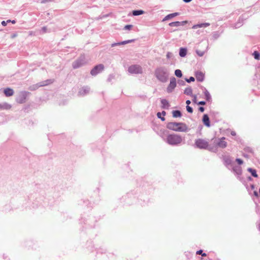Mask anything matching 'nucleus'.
Here are the masks:
<instances>
[{
	"mask_svg": "<svg viewBox=\"0 0 260 260\" xmlns=\"http://www.w3.org/2000/svg\"><path fill=\"white\" fill-rule=\"evenodd\" d=\"M207 47H208V46H207V45L206 44L205 45V48L204 50H201L197 49L196 50V52L198 54V55L200 56H203L204 55V54L207 50Z\"/></svg>",
	"mask_w": 260,
	"mask_h": 260,
	"instance_id": "a211bd4d",
	"label": "nucleus"
},
{
	"mask_svg": "<svg viewBox=\"0 0 260 260\" xmlns=\"http://www.w3.org/2000/svg\"><path fill=\"white\" fill-rule=\"evenodd\" d=\"M186 104L188 106L190 104V101L189 100L186 101Z\"/></svg>",
	"mask_w": 260,
	"mask_h": 260,
	"instance_id": "79ce46f5",
	"label": "nucleus"
},
{
	"mask_svg": "<svg viewBox=\"0 0 260 260\" xmlns=\"http://www.w3.org/2000/svg\"><path fill=\"white\" fill-rule=\"evenodd\" d=\"M161 103L164 106H169V103L167 100L163 99L161 100Z\"/></svg>",
	"mask_w": 260,
	"mask_h": 260,
	"instance_id": "cd10ccee",
	"label": "nucleus"
},
{
	"mask_svg": "<svg viewBox=\"0 0 260 260\" xmlns=\"http://www.w3.org/2000/svg\"><path fill=\"white\" fill-rule=\"evenodd\" d=\"M192 90L190 87L186 88L184 90V93L187 95H190L192 94Z\"/></svg>",
	"mask_w": 260,
	"mask_h": 260,
	"instance_id": "393cba45",
	"label": "nucleus"
},
{
	"mask_svg": "<svg viewBox=\"0 0 260 260\" xmlns=\"http://www.w3.org/2000/svg\"><path fill=\"white\" fill-rule=\"evenodd\" d=\"M132 27V25H126L124 26V29L126 30H130Z\"/></svg>",
	"mask_w": 260,
	"mask_h": 260,
	"instance_id": "7c9ffc66",
	"label": "nucleus"
},
{
	"mask_svg": "<svg viewBox=\"0 0 260 260\" xmlns=\"http://www.w3.org/2000/svg\"><path fill=\"white\" fill-rule=\"evenodd\" d=\"M199 111L201 112H203L204 111V108L203 107H201L199 108Z\"/></svg>",
	"mask_w": 260,
	"mask_h": 260,
	"instance_id": "58836bf2",
	"label": "nucleus"
},
{
	"mask_svg": "<svg viewBox=\"0 0 260 260\" xmlns=\"http://www.w3.org/2000/svg\"><path fill=\"white\" fill-rule=\"evenodd\" d=\"M223 160L224 161V164L225 166H228L229 165H232V160L230 156H223Z\"/></svg>",
	"mask_w": 260,
	"mask_h": 260,
	"instance_id": "ddd939ff",
	"label": "nucleus"
},
{
	"mask_svg": "<svg viewBox=\"0 0 260 260\" xmlns=\"http://www.w3.org/2000/svg\"><path fill=\"white\" fill-rule=\"evenodd\" d=\"M172 114H181L180 112L178 110H175V111H173L172 112Z\"/></svg>",
	"mask_w": 260,
	"mask_h": 260,
	"instance_id": "4c0bfd02",
	"label": "nucleus"
},
{
	"mask_svg": "<svg viewBox=\"0 0 260 260\" xmlns=\"http://www.w3.org/2000/svg\"><path fill=\"white\" fill-rule=\"evenodd\" d=\"M134 40H128V41H123V42H122L121 43H119L118 44L119 45H121V44H127V43H131L132 42H133Z\"/></svg>",
	"mask_w": 260,
	"mask_h": 260,
	"instance_id": "c756f323",
	"label": "nucleus"
},
{
	"mask_svg": "<svg viewBox=\"0 0 260 260\" xmlns=\"http://www.w3.org/2000/svg\"><path fill=\"white\" fill-rule=\"evenodd\" d=\"M209 25H210V23H203L194 25L192 28L193 29H197L198 28H200V27H206Z\"/></svg>",
	"mask_w": 260,
	"mask_h": 260,
	"instance_id": "f3484780",
	"label": "nucleus"
},
{
	"mask_svg": "<svg viewBox=\"0 0 260 260\" xmlns=\"http://www.w3.org/2000/svg\"><path fill=\"white\" fill-rule=\"evenodd\" d=\"M258 229H259V231H260V224H259V225H258Z\"/></svg>",
	"mask_w": 260,
	"mask_h": 260,
	"instance_id": "603ef678",
	"label": "nucleus"
},
{
	"mask_svg": "<svg viewBox=\"0 0 260 260\" xmlns=\"http://www.w3.org/2000/svg\"><path fill=\"white\" fill-rule=\"evenodd\" d=\"M11 20H8L7 22H10Z\"/></svg>",
	"mask_w": 260,
	"mask_h": 260,
	"instance_id": "864d4df0",
	"label": "nucleus"
},
{
	"mask_svg": "<svg viewBox=\"0 0 260 260\" xmlns=\"http://www.w3.org/2000/svg\"><path fill=\"white\" fill-rule=\"evenodd\" d=\"M253 55L255 59L257 60H259L260 59V54L258 53V52L255 51L253 52Z\"/></svg>",
	"mask_w": 260,
	"mask_h": 260,
	"instance_id": "a878e982",
	"label": "nucleus"
},
{
	"mask_svg": "<svg viewBox=\"0 0 260 260\" xmlns=\"http://www.w3.org/2000/svg\"><path fill=\"white\" fill-rule=\"evenodd\" d=\"M254 194L255 196L257 197L258 196V193L256 192V191H254Z\"/></svg>",
	"mask_w": 260,
	"mask_h": 260,
	"instance_id": "de8ad7c7",
	"label": "nucleus"
},
{
	"mask_svg": "<svg viewBox=\"0 0 260 260\" xmlns=\"http://www.w3.org/2000/svg\"><path fill=\"white\" fill-rule=\"evenodd\" d=\"M7 22H6L5 21H3L2 22V24L3 25V26H6L7 25Z\"/></svg>",
	"mask_w": 260,
	"mask_h": 260,
	"instance_id": "ea45409f",
	"label": "nucleus"
},
{
	"mask_svg": "<svg viewBox=\"0 0 260 260\" xmlns=\"http://www.w3.org/2000/svg\"><path fill=\"white\" fill-rule=\"evenodd\" d=\"M227 146V142L225 141V138H215L211 140V143L209 147V150L216 152L218 148H225Z\"/></svg>",
	"mask_w": 260,
	"mask_h": 260,
	"instance_id": "f257e3e1",
	"label": "nucleus"
},
{
	"mask_svg": "<svg viewBox=\"0 0 260 260\" xmlns=\"http://www.w3.org/2000/svg\"><path fill=\"white\" fill-rule=\"evenodd\" d=\"M11 108V105L7 103H5L1 106V109H10Z\"/></svg>",
	"mask_w": 260,
	"mask_h": 260,
	"instance_id": "b1692460",
	"label": "nucleus"
},
{
	"mask_svg": "<svg viewBox=\"0 0 260 260\" xmlns=\"http://www.w3.org/2000/svg\"><path fill=\"white\" fill-rule=\"evenodd\" d=\"M194 80H195V79H194V77H190L189 79H186V81L187 82L189 83V82H191V81H194Z\"/></svg>",
	"mask_w": 260,
	"mask_h": 260,
	"instance_id": "473e14b6",
	"label": "nucleus"
},
{
	"mask_svg": "<svg viewBox=\"0 0 260 260\" xmlns=\"http://www.w3.org/2000/svg\"><path fill=\"white\" fill-rule=\"evenodd\" d=\"M12 23L14 24L15 23V20H13L11 21Z\"/></svg>",
	"mask_w": 260,
	"mask_h": 260,
	"instance_id": "3c124183",
	"label": "nucleus"
},
{
	"mask_svg": "<svg viewBox=\"0 0 260 260\" xmlns=\"http://www.w3.org/2000/svg\"><path fill=\"white\" fill-rule=\"evenodd\" d=\"M233 171L238 177H239L242 174V168L240 166H234Z\"/></svg>",
	"mask_w": 260,
	"mask_h": 260,
	"instance_id": "f8f14e48",
	"label": "nucleus"
},
{
	"mask_svg": "<svg viewBox=\"0 0 260 260\" xmlns=\"http://www.w3.org/2000/svg\"><path fill=\"white\" fill-rule=\"evenodd\" d=\"M182 138L175 134L169 135L167 138V142L168 144L172 145H178L182 142Z\"/></svg>",
	"mask_w": 260,
	"mask_h": 260,
	"instance_id": "f03ea898",
	"label": "nucleus"
},
{
	"mask_svg": "<svg viewBox=\"0 0 260 260\" xmlns=\"http://www.w3.org/2000/svg\"><path fill=\"white\" fill-rule=\"evenodd\" d=\"M226 131L230 132L231 135L233 136H235L236 135V133L234 131H231V129H227Z\"/></svg>",
	"mask_w": 260,
	"mask_h": 260,
	"instance_id": "72a5a7b5",
	"label": "nucleus"
},
{
	"mask_svg": "<svg viewBox=\"0 0 260 260\" xmlns=\"http://www.w3.org/2000/svg\"><path fill=\"white\" fill-rule=\"evenodd\" d=\"M30 93L26 91L19 92L16 96V101L18 104H23L26 102L27 98Z\"/></svg>",
	"mask_w": 260,
	"mask_h": 260,
	"instance_id": "39448f33",
	"label": "nucleus"
},
{
	"mask_svg": "<svg viewBox=\"0 0 260 260\" xmlns=\"http://www.w3.org/2000/svg\"><path fill=\"white\" fill-rule=\"evenodd\" d=\"M128 71L131 74H141L142 69L139 65H132L128 68Z\"/></svg>",
	"mask_w": 260,
	"mask_h": 260,
	"instance_id": "0eeeda50",
	"label": "nucleus"
},
{
	"mask_svg": "<svg viewBox=\"0 0 260 260\" xmlns=\"http://www.w3.org/2000/svg\"><path fill=\"white\" fill-rule=\"evenodd\" d=\"M187 50L185 48H181L179 51V55L181 57H184L186 55Z\"/></svg>",
	"mask_w": 260,
	"mask_h": 260,
	"instance_id": "aec40b11",
	"label": "nucleus"
},
{
	"mask_svg": "<svg viewBox=\"0 0 260 260\" xmlns=\"http://www.w3.org/2000/svg\"><path fill=\"white\" fill-rule=\"evenodd\" d=\"M4 93L6 96L9 97L12 96L14 93V91L13 89L7 87L4 89Z\"/></svg>",
	"mask_w": 260,
	"mask_h": 260,
	"instance_id": "9d476101",
	"label": "nucleus"
},
{
	"mask_svg": "<svg viewBox=\"0 0 260 260\" xmlns=\"http://www.w3.org/2000/svg\"><path fill=\"white\" fill-rule=\"evenodd\" d=\"M203 121L204 122V124L207 127H209L210 126V120L209 117L208 116V115H204L203 118Z\"/></svg>",
	"mask_w": 260,
	"mask_h": 260,
	"instance_id": "dca6fc26",
	"label": "nucleus"
},
{
	"mask_svg": "<svg viewBox=\"0 0 260 260\" xmlns=\"http://www.w3.org/2000/svg\"><path fill=\"white\" fill-rule=\"evenodd\" d=\"M168 127L175 131L185 132L187 127L186 125L181 123L170 122L168 124Z\"/></svg>",
	"mask_w": 260,
	"mask_h": 260,
	"instance_id": "7ed1b4c3",
	"label": "nucleus"
},
{
	"mask_svg": "<svg viewBox=\"0 0 260 260\" xmlns=\"http://www.w3.org/2000/svg\"><path fill=\"white\" fill-rule=\"evenodd\" d=\"M196 101H197V96H196V95H194V99L193 100V101L196 103Z\"/></svg>",
	"mask_w": 260,
	"mask_h": 260,
	"instance_id": "c03bdc74",
	"label": "nucleus"
},
{
	"mask_svg": "<svg viewBox=\"0 0 260 260\" xmlns=\"http://www.w3.org/2000/svg\"><path fill=\"white\" fill-rule=\"evenodd\" d=\"M165 115H157V117L160 119L162 121H164L165 120Z\"/></svg>",
	"mask_w": 260,
	"mask_h": 260,
	"instance_id": "2f4dec72",
	"label": "nucleus"
},
{
	"mask_svg": "<svg viewBox=\"0 0 260 260\" xmlns=\"http://www.w3.org/2000/svg\"><path fill=\"white\" fill-rule=\"evenodd\" d=\"M195 144L196 146L200 149H208L209 150V147L210 144L206 140L202 139H198L196 141Z\"/></svg>",
	"mask_w": 260,
	"mask_h": 260,
	"instance_id": "423d86ee",
	"label": "nucleus"
},
{
	"mask_svg": "<svg viewBox=\"0 0 260 260\" xmlns=\"http://www.w3.org/2000/svg\"><path fill=\"white\" fill-rule=\"evenodd\" d=\"M46 82L47 83L45 84H44V85H46L52 83L53 82V80H49L46 81Z\"/></svg>",
	"mask_w": 260,
	"mask_h": 260,
	"instance_id": "e433bc0d",
	"label": "nucleus"
},
{
	"mask_svg": "<svg viewBox=\"0 0 260 260\" xmlns=\"http://www.w3.org/2000/svg\"><path fill=\"white\" fill-rule=\"evenodd\" d=\"M144 13V11L142 10H135L133 11V14L134 16H138Z\"/></svg>",
	"mask_w": 260,
	"mask_h": 260,
	"instance_id": "4be33fe9",
	"label": "nucleus"
},
{
	"mask_svg": "<svg viewBox=\"0 0 260 260\" xmlns=\"http://www.w3.org/2000/svg\"><path fill=\"white\" fill-rule=\"evenodd\" d=\"M203 251L202 250H200L199 251H197V254H202L203 256H206V254L205 253H203Z\"/></svg>",
	"mask_w": 260,
	"mask_h": 260,
	"instance_id": "c85d7f7f",
	"label": "nucleus"
},
{
	"mask_svg": "<svg viewBox=\"0 0 260 260\" xmlns=\"http://www.w3.org/2000/svg\"><path fill=\"white\" fill-rule=\"evenodd\" d=\"M84 63V58H80L73 63V67L74 69H77Z\"/></svg>",
	"mask_w": 260,
	"mask_h": 260,
	"instance_id": "1a4fd4ad",
	"label": "nucleus"
},
{
	"mask_svg": "<svg viewBox=\"0 0 260 260\" xmlns=\"http://www.w3.org/2000/svg\"><path fill=\"white\" fill-rule=\"evenodd\" d=\"M155 75L157 79L162 82H166L168 79L167 71L164 68H158L156 69Z\"/></svg>",
	"mask_w": 260,
	"mask_h": 260,
	"instance_id": "20e7f679",
	"label": "nucleus"
},
{
	"mask_svg": "<svg viewBox=\"0 0 260 260\" xmlns=\"http://www.w3.org/2000/svg\"><path fill=\"white\" fill-rule=\"evenodd\" d=\"M16 36H17V34H13L12 36V38H14L16 37Z\"/></svg>",
	"mask_w": 260,
	"mask_h": 260,
	"instance_id": "49530a36",
	"label": "nucleus"
},
{
	"mask_svg": "<svg viewBox=\"0 0 260 260\" xmlns=\"http://www.w3.org/2000/svg\"><path fill=\"white\" fill-rule=\"evenodd\" d=\"M192 0H183V1L185 3H189L191 2Z\"/></svg>",
	"mask_w": 260,
	"mask_h": 260,
	"instance_id": "a18cd8bd",
	"label": "nucleus"
},
{
	"mask_svg": "<svg viewBox=\"0 0 260 260\" xmlns=\"http://www.w3.org/2000/svg\"><path fill=\"white\" fill-rule=\"evenodd\" d=\"M247 170L251 174V175L252 176H253L254 177H257V175L255 170L251 168H248Z\"/></svg>",
	"mask_w": 260,
	"mask_h": 260,
	"instance_id": "412c9836",
	"label": "nucleus"
},
{
	"mask_svg": "<svg viewBox=\"0 0 260 260\" xmlns=\"http://www.w3.org/2000/svg\"><path fill=\"white\" fill-rule=\"evenodd\" d=\"M176 83L175 79L174 78L170 81V83L167 88L168 91L171 92L173 90V89L176 87Z\"/></svg>",
	"mask_w": 260,
	"mask_h": 260,
	"instance_id": "9b49d317",
	"label": "nucleus"
},
{
	"mask_svg": "<svg viewBox=\"0 0 260 260\" xmlns=\"http://www.w3.org/2000/svg\"><path fill=\"white\" fill-rule=\"evenodd\" d=\"M199 105H205V102H204V101L200 102L199 103Z\"/></svg>",
	"mask_w": 260,
	"mask_h": 260,
	"instance_id": "a19ab883",
	"label": "nucleus"
},
{
	"mask_svg": "<svg viewBox=\"0 0 260 260\" xmlns=\"http://www.w3.org/2000/svg\"><path fill=\"white\" fill-rule=\"evenodd\" d=\"M170 53L168 52L167 55V56L168 58L170 57Z\"/></svg>",
	"mask_w": 260,
	"mask_h": 260,
	"instance_id": "8fccbe9b",
	"label": "nucleus"
},
{
	"mask_svg": "<svg viewBox=\"0 0 260 260\" xmlns=\"http://www.w3.org/2000/svg\"><path fill=\"white\" fill-rule=\"evenodd\" d=\"M186 109L188 112L189 113H192V109L189 106H186Z\"/></svg>",
	"mask_w": 260,
	"mask_h": 260,
	"instance_id": "c9c22d12",
	"label": "nucleus"
},
{
	"mask_svg": "<svg viewBox=\"0 0 260 260\" xmlns=\"http://www.w3.org/2000/svg\"><path fill=\"white\" fill-rule=\"evenodd\" d=\"M236 161L237 162V163L239 165H242L243 163V160L241 159H240V158H237L236 159Z\"/></svg>",
	"mask_w": 260,
	"mask_h": 260,
	"instance_id": "f704fd0d",
	"label": "nucleus"
},
{
	"mask_svg": "<svg viewBox=\"0 0 260 260\" xmlns=\"http://www.w3.org/2000/svg\"><path fill=\"white\" fill-rule=\"evenodd\" d=\"M204 94L205 95L206 99L207 101H210L211 99V95H210L209 92L208 91V90H206V89H205Z\"/></svg>",
	"mask_w": 260,
	"mask_h": 260,
	"instance_id": "5701e85b",
	"label": "nucleus"
},
{
	"mask_svg": "<svg viewBox=\"0 0 260 260\" xmlns=\"http://www.w3.org/2000/svg\"><path fill=\"white\" fill-rule=\"evenodd\" d=\"M186 23V21H182V22H179V21H175L173 22L169 23V26L172 27H178L181 25H183L184 24Z\"/></svg>",
	"mask_w": 260,
	"mask_h": 260,
	"instance_id": "4468645a",
	"label": "nucleus"
},
{
	"mask_svg": "<svg viewBox=\"0 0 260 260\" xmlns=\"http://www.w3.org/2000/svg\"><path fill=\"white\" fill-rule=\"evenodd\" d=\"M196 77L198 81L202 82L204 79V74L201 72H197L196 74Z\"/></svg>",
	"mask_w": 260,
	"mask_h": 260,
	"instance_id": "2eb2a0df",
	"label": "nucleus"
},
{
	"mask_svg": "<svg viewBox=\"0 0 260 260\" xmlns=\"http://www.w3.org/2000/svg\"><path fill=\"white\" fill-rule=\"evenodd\" d=\"M178 15V13H174L169 14L165 17L163 21L167 20L170 19L171 18H172L176 16H177Z\"/></svg>",
	"mask_w": 260,
	"mask_h": 260,
	"instance_id": "6ab92c4d",
	"label": "nucleus"
},
{
	"mask_svg": "<svg viewBox=\"0 0 260 260\" xmlns=\"http://www.w3.org/2000/svg\"><path fill=\"white\" fill-rule=\"evenodd\" d=\"M157 114H166V112L164 111H163L161 113L158 112Z\"/></svg>",
	"mask_w": 260,
	"mask_h": 260,
	"instance_id": "09e8293b",
	"label": "nucleus"
},
{
	"mask_svg": "<svg viewBox=\"0 0 260 260\" xmlns=\"http://www.w3.org/2000/svg\"><path fill=\"white\" fill-rule=\"evenodd\" d=\"M175 74L178 77H181L182 75V72H181V70H175Z\"/></svg>",
	"mask_w": 260,
	"mask_h": 260,
	"instance_id": "bb28decb",
	"label": "nucleus"
},
{
	"mask_svg": "<svg viewBox=\"0 0 260 260\" xmlns=\"http://www.w3.org/2000/svg\"><path fill=\"white\" fill-rule=\"evenodd\" d=\"M174 117H180L181 115H173Z\"/></svg>",
	"mask_w": 260,
	"mask_h": 260,
	"instance_id": "37998d69",
	"label": "nucleus"
},
{
	"mask_svg": "<svg viewBox=\"0 0 260 260\" xmlns=\"http://www.w3.org/2000/svg\"><path fill=\"white\" fill-rule=\"evenodd\" d=\"M104 69V66L102 64H100L99 65L96 66L94 67V68L91 71V74L93 76L96 75L102 71Z\"/></svg>",
	"mask_w": 260,
	"mask_h": 260,
	"instance_id": "6e6552de",
	"label": "nucleus"
}]
</instances>
